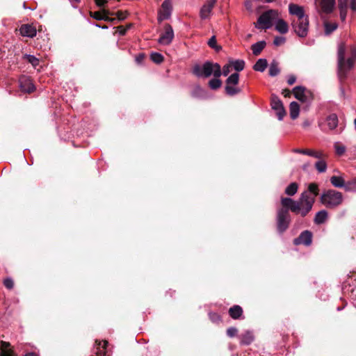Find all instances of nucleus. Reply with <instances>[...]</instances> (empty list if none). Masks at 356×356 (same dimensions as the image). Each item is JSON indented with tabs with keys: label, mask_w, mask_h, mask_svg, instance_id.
<instances>
[{
	"label": "nucleus",
	"mask_w": 356,
	"mask_h": 356,
	"mask_svg": "<svg viewBox=\"0 0 356 356\" xmlns=\"http://www.w3.org/2000/svg\"><path fill=\"white\" fill-rule=\"evenodd\" d=\"M0 346H1V352L3 350H11L10 348V343L9 342L6 341H0Z\"/></svg>",
	"instance_id": "50"
},
{
	"label": "nucleus",
	"mask_w": 356,
	"mask_h": 356,
	"mask_svg": "<svg viewBox=\"0 0 356 356\" xmlns=\"http://www.w3.org/2000/svg\"><path fill=\"white\" fill-rule=\"evenodd\" d=\"M340 13V18L342 21H345L347 16L348 8H339Z\"/></svg>",
	"instance_id": "52"
},
{
	"label": "nucleus",
	"mask_w": 356,
	"mask_h": 356,
	"mask_svg": "<svg viewBox=\"0 0 356 356\" xmlns=\"http://www.w3.org/2000/svg\"><path fill=\"white\" fill-rule=\"evenodd\" d=\"M335 5V0H319V6L321 10L324 13H330L332 12Z\"/></svg>",
	"instance_id": "15"
},
{
	"label": "nucleus",
	"mask_w": 356,
	"mask_h": 356,
	"mask_svg": "<svg viewBox=\"0 0 356 356\" xmlns=\"http://www.w3.org/2000/svg\"><path fill=\"white\" fill-rule=\"evenodd\" d=\"M0 356H13V352L12 350H3L1 352Z\"/></svg>",
	"instance_id": "57"
},
{
	"label": "nucleus",
	"mask_w": 356,
	"mask_h": 356,
	"mask_svg": "<svg viewBox=\"0 0 356 356\" xmlns=\"http://www.w3.org/2000/svg\"><path fill=\"white\" fill-rule=\"evenodd\" d=\"M318 159L319 160L315 163V168L318 172H325L327 170V163L323 158Z\"/></svg>",
	"instance_id": "31"
},
{
	"label": "nucleus",
	"mask_w": 356,
	"mask_h": 356,
	"mask_svg": "<svg viewBox=\"0 0 356 356\" xmlns=\"http://www.w3.org/2000/svg\"><path fill=\"white\" fill-rule=\"evenodd\" d=\"M232 67L231 63L224 65L221 70L222 74L225 76H227L229 74Z\"/></svg>",
	"instance_id": "49"
},
{
	"label": "nucleus",
	"mask_w": 356,
	"mask_h": 356,
	"mask_svg": "<svg viewBox=\"0 0 356 356\" xmlns=\"http://www.w3.org/2000/svg\"><path fill=\"white\" fill-rule=\"evenodd\" d=\"M325 124L330 130H334L338 125V118L334 113L330 114L326 118Z\"/></svg>",
	"instance_id": "19"
},
{
	"label": "nucleus",
	"mask_w": 356,
	"mask_h": 356,
	"mask_svg": "<svg viewBox=\"0 0 356 356\" xmlns=\"http://www.w3.org/2000/svg\"><path fill=\"white\" fill-rule=\"evenodd\" d=\"M324 27H325V33L326 35H330L334 31H335L337 27L338 24L337 23H330L327 22H324Z\"/></svg>",
	"instance_id": "35"
},
{
	"label": "nucleus",
	"mask_w": 356,
	"mask_h": 356,
	"mask_svg": "<svg viewBox=\"0 0 356 356\" xmlns=\"http://www.w3.org/2000/svg\"><path fill=\"white\" fill-rule=\"evenodd\" d=\"M267 65L268 62L266 59L259 58L253 66V69L255 71L263 72L267 67Z\"/></svg>",
	"instance_id": "25"
},
{
	"label": "nucleus",
	"mask_w": 356,
	"mask_h": 356,
	"mask_svg": "<svg viewBox=\"0 0 356 356\" xmlns=\"http://www.w3.org/2000/svg\"><path fill=\"white\" fill-rule=\"evenodd\" d=\"M25 356H38V355L34 353H29L26 354Z\"/></svg>",
	"instance_id": "61"
},
{
	"label": "nucleus",
	"mask_w": 356,
	"mask_h": 356,
	"mask_svg": "<svg viewBox=\"0 0 356 356\" xmlns=\"http://www.w3.org/2000/svg\"><path fill=\"white\" fill-rule=\"evenodd\" d=\"M239 81V74L238 73H234L231 74L226 80V85L236 86Z\"/></svg>",
	"instance_id": "34"
},
{
	"label": "nucleus",
	"mask_w": 356,
	"mask_h": 356,
	"mask_svg": "<svg viewBox=\"0 0 356 356\" xmlns=\"http://www.w3.org/2000/svg\"><path fill=\"white\" fill-rule=\"evenodd\" d=\"M174 38V31L172 26L167 24L164 26V32L161 33L158 42L162 45L170 44Z\"/></svg>",
	"instance_id": "10"
},
{
	"label": "nucleus",
	"mask_w": 356,
	"mask_h": 356,
	"mask_svg": "<svg viewBox=\"0 0 356 356\" xmlns=\"http://www.w3.org/2000/svg\"><path fill=\"white\" fill-rule=\"evenodd\" d=\"M216 1H217V0H207V3H210V4H211V5H213V6H214V5H215V3H216Z\"/></svg>",
	"instance_id": "60"
},
{
	"label": "nucleus",
	"mask_w": 356,
	"mask_h": 356,
	"mask_svg": "<svg viewBox=\"0 0 356 356\" xmlns=\"http://www.w3.org/2000/svg\"><path fill=\"white\" fill-rule=\"evenodd\" d=\"M172 3L170 0H165L161 5V10L159 11L158 19L162 21L168 19L171 15Z\"/></svg>",
	"instance_id": "13"
},
{
	"label": "nucleus",
	"mask_w": 356,
	"mask_h": 356,
	"mask_svg": "<svg viewBox=\"0 0 356 356\" xmlns=\"http://www.w3.org/2000/svg\"><path fill=\"white\" fill-rule=\"evenodd\" d=\"M334 149L338 155H342L346 152V147L339 143L334 144Z\"/></svg>",
	"instance_id": "41"
},
{
	"label": "nucleus",
	"mask_w": 356,
	"mask_h": 356,
	"mask_svg": "<svg viewBox=\"0 0 356 356\" xmlns=\"http://www.w3.org/2000/svg\"><path fill=\"white\" fill-rule=\"evenodd\" d=\"M143 58H144V55L143 54H140L138 56L136 57V61L138 63H140L142 62V60H143Z\"/></svg>",
	"instance_id": "59"
},
{
	"label": "nucleus",
	"mask_w": 356,
	"mask_h": 356,
	"mask_svg": "<svg viewBox=\"0 0 356 356\" xmlns=\"http://www.w3.org/2000/svg\"><path fill=\"white\" fill-rule=\"evenodd\" d=\"M344 189L346 191L356 193V178L346 182Z\"/></svg>",
	"instance_id": "33"
},
{
	"label": "nucleus",
	"mask_w": 356,
	"mask_h": 356,
	"mask_svg": "<svg viewBox=\"0 0 356 356\" xmlns=\"http://www.w3.org/2000/svg\"><path fill=\"white\" fill-rule=\"evenodd\" d=\"M280 70L278 66V63L276 60L271 62L269 67V75L271 76H275L279 74Z\"/></svg>",
	"instance_id": "29"
},
{
	"label": "nucleus",
	"mask_w": 356,
	"mask_h": 356,
	"mask_svg": "<svg viewBox=\"0 0 356 356\" xmlns=\"http://www.w3.org/2000/svg\"><path fill=\"white\" fill-rule=\"evenodd\" d=\"M19 88L22 91L25 92H32L35 90V86L30 77L23 75L19 79Z\"/></svg>",
	"instance_id": "12"
},
{
	"label": "nucleus",
	"mask_w": 356,
	"mask_h": 356,
	"mask_svg": "<svg viewBox=\"0 0 356 356\" xmlns=\"http://www.w3.org/2000/svg\"><path fill=\"white\" fill-rule=\"evenodd\" d=\"M356 61V44L340 42L337 48V70L340 80L345 79Z\"/></svg>",
	"instance_id": "2"
},
{
	"label": "nucleus",
	"mask_w": 356,
	"mask_h": 356,
	"mask_svg": "<svg viewBox=\"0 0 356 356\" xmlns=\"http://www.w3.org/2000/svg\"><path fill=\"white\" fill-rule=\"evenodd\" d=\"M96 26L99 27V28H102V29H106V28H107L106 26H99V25H98V24H96Z\"/></svg>",
	"instance_id": "62"
},
{
	"label": "nucleus",
	"mask_w": 356,
	"mask_h": 356,
	"mask_svg": "<svg viewBox=\"0 0 356 356\" xmlns=\"http://www.w3.org/2000/svg\"><path fill=\"white\" fill-rule=\"evenodd\" d=\"M127 11H118L116 13V16L118 19V20H123L127 18Z\"/></svg>",
	"instance_id": "51"
},
{
	"label": "nucleus",
	"mask_w": 356,
	"mask_h": 356,
	"mask_svg": "<svg viewBox=\"0 0 356 356\" xmlns=\"http://www.w3.org/2000/svg\"><path fill=\"white\" fill-rule=\"evenodd\" d=\"M192 72L197 77L204 79L211 75L216 78H219L222 75L220 65L211 61H206L202 65H195Z\"/></svg>",
	"instance_id": "3"
},
{
	"label": "nucleus",
	"mask_w": 356,
	"mask_h": 356,
	"mask_svg": "<svg viewBox=\"0 0 356 356\" xmlns=\"http://www.w3.org/2000/svg\"><path fill=\"white\" fill-rule=\"evenodd\" d=\"M285 38L282 36H277L275 38L273 44L275 46H280L285 42Z\"/></svg>",
	"instance_id": "48"
},
{
	"label": "nucleus",
	"mask_w": 356,
	"mask_h": 356,
	"mask_svg": "<svg viewBox=\"0 0 356 356\" xmlns=\"http://www.w3.org/2000/svg\"><path fill=\"white\" fill-rule=\"evenodd\" d=\"M291 26L294 32L300 38H305L307 35L309 31V18L302 20H292Z\"/></svg>",
	"instance_id": "7"
},
{
	"label": "nucleus",
	"mask_w": 356,
	"mask_h": 356,
	"mask_svg": "<svg viewBox=\"0 0 356 356\" xmlns=\"http://www.w3.org/2000/svg\"><path fill=\"white\" fill-rule=\"evenodd\" d=\"M108 15H113V13L105 9L102 11L90 13V16L97 20L109 21L111 19L109 18Z\"/></svg>",
	"instance_id": "17"
},
{
	"label": "nucleus",
	"mask_w": 356,
	"mask_h": 356,
	"mask_svg": "<svg viewBox=\"0 0 356 356\" xmlns=\"http://www.w3.org/2000/svg\"><path fill=\"white\" fill-rule=\"evenodd\" d=\"M327 212L325 210H321L316 213L314 218V222L317 225L323 224L327 220Z\"/></svg>",
	"instance_id": "22"
},
{
	"label": "nucleus",
	"mask_w": 356,
	"mask_h": 356,
	"mask_svg": "<svg viewBox=\"0 0 356 356\" xmlns=\"http://www.w3.org/2000/svg\"><path fill=\"white\" fill-rule=\"evenodd\" d=\"M240 343L242 345H250L254 339V334L251 331L247 330L239 337Z\"/></svg>",
	"instance_id": "18"
},
{
	"label": "nucleus",
	"mask_w": 356,
	"mask_h": 356,
	"mask_svg": "<svg viewBox=\"0 0 356 356\" xmlns=\"http://www.w3.org/2000/svg\"><path fill=\"white\" fill-rule=\"evenodd\" d=\"M209 318L214 323H217L220 321V316L216 313H210Z\"/></svg>",
	"instance_id": "53"
},
{
	"label": "nucleus",
	"mask_w": 356,
	"mask_h": 356,
	"mask_svg": "<svg viewBox=\"0 0 356 356\" xmlns=\"http://www.w3.org/2000/svg\"><path fill=\"white\" fill-rule=\"evenodd\" d=\"M225 89L227 95L229 96H233L241 92V89L233 85H226Z\"/></svg>",
	"instance_id": "32"
},
{
	"label": "nucleus",
	"mask_w": 356,
	"mask_h": 356,
	"mask_svg": "<svg viewBox=\"0 0 356 356\" xmlns=\"http://www.w3.org/2000/svg\"><path fill=\"white\" fill-rule=\"evenodd\" d=\"M309 124L307 122H304V126H308Z\"/></svg>",
	"instance_id": "63"
},
{
	"label": "nucleus",
	"mask_w": 356,
	"mask_h": 356,
	"mask_svg": "<svg viewBox=\"0 0 356 356\" xmlns=\"http://www.w3.org/2000/svg\"><path fill=\"white\" fill-rule=\"evenodd\" d=\"M213 6L207 2L200 9V15L201 19H205L209 18Z\"/></svg>",
	"instance_id": "20"
},
{
	"label": "nucleus",
	"mask_w": 356,
	"mask_h": 356,
	"mask_svg": "<svg viewBox=\"0 0 356 356\" xmlns=\"http://www.w3.org/2000/svg\"><path fill=\"white\" fill-rule=\"evenodd\" d=\"M276 111V115L279 120H282L284 115H286V111L284 110V106H282L278 109H275Z\"/></svg>",
	"instance_id": "42"
},
{
	"label": "nucleus",
	"mask_w": 356,
	"mask_h": 356,
	"mask_svg": "<svg viewBox=\"0 0 356 356\" xmlns=\"http://www.w3.org/2000/svg\"><path fill=\"white\" fill-rule=\"evenodd\" d=\"M230 63L232 67L237 72L242 71L245 67V62L243 60H232Z\"/></svg>",
	"instance_id": "36"
},
{
	"label": "nucleus",
	"mask_w": 356,
	"mask_h": 356,
	"mask_svg": "<svg viewBox=\"0 0 356 356\" xmlns=\"http://www.w3.org/2000/svg\"><path fill=\"white\" fill-rule=\"evenodd\" d=\"M208 44L209 45V47H211L213 49H215L216 51H219L221 49L220 47L216 45V40L215 36H212L209 39Z\"/></svg>",
	"instance_id": "45"
},
{
	"label": "nucleus",
	"mask_w": 356,
	"mask_h": 356,
	"mask_svg": "<svg viewBox=\"0 0 356 356\" xmlns=\"http://www.w3.org/2000/svg\"><path fill=\"white\" fill-rule=\"evenodd\" d=\"M298 189V185L296 182L291 183L285 189V193L287 195H294Z\"/></svg>",
	"instance_id": "30"
},
{
	"label": "nucleus",
	"mask_w": 356,
	"mask_h": 356,
	"mask_svg": "<svg viewBox=\"0 0 356 356\" xmlns=\"http://www.w3.org/2000/svg\"><path fill=\"white\" fill-rule=\"evenodd\" d=\"M290 116L291 119H296L300 113V106L296 102H292L289 106Z\"/></svg>",
	"instance_id": "23"
},
{
	"label": "nucleus",
	"mask_w": 356,
	"mask_h": 356,
	"mask_svg": "<svg viewBox=\"0 0 356 356\" xmlns=\"http://www.w3.org/2000/svg\"><path fill=\"white\" fill-rule=\"evenodd\" d=\"M296 81V77L294 75H290L289 76L287 79V83L289 85H293Z\"/></svg>",
	"instance_id": "55"
},
{
	"label": "nucleus",
	"mask_w": 356,
	"mask_h": 356,
	"mask_svg": "<svg viewBox=\"0 0 356 356\" xmlns=\"http://www.w3.org/2000/svg\"><path fill=\"white\" fill-rule=\"evenodd\" d=\"M238 330L235 327H229L227 330V335L230 337H234L237 335Z\"/></svg>",
	"instance_id": "44"
},
{
	"label": "nucleus",
	"mask_w": 356,
	"mask_h": 356,
	"mask_svg": "<svg viewBox=\"0 0 356 356\" xmlns=\"http://www.w3.org/2000/svg\"><path fill=\"white\" fill-rule=\"evenodd\" d=\"M350 9L356 13V0H350Z\"/></svg>",
	"instance_id": "58"
},
{
	"label": "nucleus",
	"mask_w": 356,
	"mask_h": 356,
	"mask_svg": "<svg viewBox=\"0 0 356 356\" xmlns=\"http://www.w3.org/2000/svg\"><path fill=\"white\" fill-rule=\"evenodd\" d=\"M108 0H95V2L98 7H102L108 2Z\"/></svg>",
	"instance_id": "56"
},
{
	"label": "nucleus",
	"mask_w": 356,
	"mask_h": 356,
	"mask_svg": "<svg viewBox=\"0 0 356 356\" xmlns=\"http://www.w3.org/2000/svg\"><path fill=\"white\" fill-rule=\"evenodd\" d=\"M19 31L22 35L29 38H33L37 33L35 28L30 24L22 25Z\"/></svg>",
	"instance_id": "16"
},
{
	"label": "nucleus",
	"mask_w": 356,
	"mask_h": 356,
	"mask_svg": "<svg viewBox=\"0 0 356 356\" xmlns=\"http://www.w3.org/2000/svg\"><path fill=\"white\" fill-rule=\"evenodd\" d=\"M203 94H204V90L199 86H196L193 92V97H198Z\"/></svg>",
	"instance_id": "46"
},
{
	"label": "nucleus",
	"mask_w": 356,
	"mask_h": 356,
	"mask_svg": "<svg viewBox=\"0 0 356 356\" xmlns=\"http://www.w3.org/2000/svg\"><path fill=\"white\" fill-rule=\"evenodd\" d=\"M96 346V350L95 354L97 355V356H102L106 354V348L108 344V342L104 341H103V344H102L101 341H96L95 342Z\"/></svg>",
	"instance_id": "26"
},
{
	"label": "nucleus",
	"mask_w": 356,
	"mask_h": 356,
	"mask_svg": "<svg viewBox=\"0 0 356 356\" xmlns=\"http://www.w3.org/2000/svg\"><path fill=\"white\" fill-rule=\"evenodd\" d=\"M294 97L302 102H309L313 99V95L310 90L303 86H296L293 89Z\"/></svg>",
	"instance_id": "8"
},
{
	"label": "nucleus",
	"mask_w": 356,
	"mask_h": 356,
	"mask_svg": "<svg viewBox=\"0 0 356 356\" xmlns=\"http://www.w3.org/2000/svg\"><path fill=\"white\" fill-rule=\"evenodd\" d=\"M330 182L332 185L336 188H344L345 180L341 176H332L330 177Z\"/></svg>",
	"instance_id": "24"
},
{
	"label": "nucleus",
	"mask_w": 356,
	"mask_h": 356,
	"mask_svg": "<svg viewBox=\"0 0 356 356\" xmlns=\"http://www.w3.org/2000/svg\"><path fill=\"white\" fill-rule=\"evenodd\" d=\"M296 153L308 155L309 156L314 157L316 159L324 158L325 154L321 151H316L314 149H294L293 150Z\"/></svg>",
	"instance_id": "14"
},
{
	"label": "nucleus",
	"mask_w": 356,
	"mask_h": 356,
	"mask_svg": "<svg viewBox=\"0 0 356 356\" xmlns=\"http://www.w3.org/2000/svg\"><path fill=\"white\" fill-rule=\"evenodd\" d=\"M243 314V309L239 305H234L229 308V314L234 319H238Z\"/></svg>",
	"instance_id": "21"
},
{
	"label": "nucleus",
	"mask_w": 356,
	"mask_h": 356,
	"mask_svg": "<svg viewBox=\"0 0 356 356\" xmlns=\"http://www.w3.org/2000/svg\"><path fill=\"white\" fill-rule=\"evenodd\" d=\"M312 234L308 230L302 232L300 236L293 241V243L296 245L302 244L305 246H309L312 244Z\"/></svg>",
	"instance_id": "11"
},
{
	"label": "nucleus",
	"mask_w": 356,
	"mask_h": 356,
	"mask_svg": "<svg viewBox=\"0 0 356 356\" xmlns=\"http://www.w3.org/2000/svg\"><path fill=\"white\" fill-rule=\"evenodd\" d=\"M3 284L7 289H12L14 286V282L10 277H7L3 280Z\"/></svg>",
	"instance_id": "47"
},
{
	"label": "nucleus",
	"mask_w": 356,
	"mask_h": 356,
	"mask_svg": "<svg viewBox=\"0 0 356 356\" xmlns=\"http://www.w3.org/2000/svg\"><path fill=\"white\" fill-rule=\"evenodd\" d=\"M24 58L34 67H36L39 65V59L33 55L25 54Z\"/></svg>",
	"instance_id": "39"
},
{
	"label": "nucleus",
	"mask_w": 356,
	"mask_h": 356,
	"mask_svg": "<svg viewBox=\"0 0 356 356\" xmlns=\"http://www.w3.org/2000/svg\"><path fill=\"white\" fill-rule=\"evenodd\" d=\"M320 200L325 207L333 209L342 203L343 197L341 192L330 189L322 193Z\"/></svg>",
	"instance_id": "4"
},
{
	"label": "nucleus",
	"mask_w": 356,
	"mask_h": 356,
	"mask_svg": "<svg viewBox=\"0 0 356 356\" xmlns=\"http://www.w3.org/2000/svg\"><path fill=\"white\" fill-rule=\"evenodd\" d=\"M275 29L280 33L284 34L288 32V24L283 19H279L276 22Z\"/></svg>",
	"instance_id": "28"
},
{
	"label": "nucleus",
	"mask_w": 356,
	"mask_h": 356,
	"mask_svg": "<svg viewBox=\"0 0 356 356\" xmlns=\"http://www.w3.org/2000/svg\"><path fill=\"white\" fill-rule=\"evenodd\" d=\"M265 1H266V2H267V3H270V2H272L273 0H265Z\"/></svg>",
	"instance_id": "64"
},
{
	"label": "nucleus",
	"mask_w": 356,
	"mask_h": 356,
	"mask_svg": "<svg viewBox=\"0 0 356 356\" xmlns=\"http://www.w3.org/2000/svg\"><path fill=\"white\" fill-rule=\"evenodd\" d=\"M151 59L154 63L159 64L163 62V57L161 54L154 52L151 54Z\"/></svg>",
	"instance_id": "40"
},
{
	"label": "nucleus",
	"mask_w": 356,
	"mask_h": 356,
	"mask_svg": "<svg viewBox=\"0 0 356 356\" xmlns=\"http://www.w3.org/2000/svg\"><path fill=\"white\" fill-rule=\"evenodd\" d=\"M276 111V115L279 120H282L284 115H286V111L284 110V106H282L278 109H275Z\"/></svg>",
	"instance_id": "43"
},
{
	"label": "nucleus",
	"mask_w": 356,
	"mask_h": 356,
	"mask_svg": "<svg viewBox=\"0 0 356 356\" xmlns=\"http://www.w3.org/2000/svg\"><path fill=\"white\" fill-rule=\"evenodd\" d=\"M348 0H338L339 8H348Z\"/></svg>",
	"instance_id": "54"
},
{
	"label": "nucleus",
	"mask_w": 356,
	"mask_h": 356,
	"mask_svg": "<svg viewBox=\"0 0 356 356\" xmlns=\"http://www.w3.org/2000/svg\"><path fill=\"white\" fill-rule=\"evenodd\" d=\"M222 81L219 79V78H216L211 79L209 81V86L212 90H216L221 87Z\"/></svg>",
	"instance_id": "37"
},
{
	"label": "nucleus",
	"mask_w": 356,
	"mask_h": 356,
	"mask_svg": "<svg viewBox=\"0 0 356 356\" xmlns=\"http://www.w3.org/2000/svg\"><path fill=\"white\" fill-rule=\"evenodd\" d=\"M277 12L273 10L261 14L257 19L255 27L260 29H268L272 26L273 20L277 17Z\"/></svg>",
	"instance_id": "6"
},
{
	"label": "nucleus",
	"mask_w": 356,
	"mask_h": 356,
	"mask_svg": "<svg viewBox=\"0 0 356 356\" xmlns=\"http://www.w3.org/2000/svg\"><path fill=\"white\" fill-rule=\"evenodd\" d=\"M270 104L273 110L278 109L280 107L283 106L282 101L276 95H272Z\"/></svg>",
	"instance_id": "38"
},
{
	"label": "nucleus",
	"mask_w": 356,
	"mask_h": 356,
	"mask_svg": "<svg viewBox=\"0 0 356 356\" xmlns=\"http://www.w3.org/2000/svg\"><path fill=\"white\" fill-rule=\"evenodd\" d=\"M265 46V41H259L258 42L253 44L251 47L253 54L255 56H258L259 54H260L261 51L264 49Z\"/></svg>",
	"instance_id": "27"
},
{
	"label": "nucleus",
	"mask_w": 356,
	"mask_h": 356,
	"mask_svg": "<svg viewBox=\"0 0 356 356\" xmlns=\"http://www.w3.org/2000/svg\"><path fill=\"white\" fill-rule=\"evenodd\" d=\"M289 207L280 208L277 211L276 215V228L279 234H283L288 228L291 223V216L289 212Z\"/></svg>",
	"instance_id": "5"
},
{
	"label": "nucleus",
	"mask_w": 356,
	"mask_h": 356,
	"mask_svg": "<svg viewBox=\"0 0 356 356\" xmlns=\"http://www.w3.org/2000/svg\"><path fill=\"white\" fill-rule=\"evenodd\" d=\"M319 189L316 183H311L308 190L302 192L298 201L291 197H282L281 204L284 207H289L290 210L302 217L306 216L312 209L315 197L318 195Z\"/></svg>",
	"instance_id": "1"
},
{
	"label": "nucleus",
	"mask_w": 356,
	"mask_h": 356,
	"mask_svg": "<svg viewBox=\"0 0 356 356\" xmlns=\"http://www.w3.org/2000/svg\"><path fill=\"white\" fill-rule=\"evenodd\" d=\"M289 13L294 17L292 20H302L309 18V16L305 14L304 7L296 3L289 5Z\"/></svg>",
	"instance_id": "9"
}]
</instances>
